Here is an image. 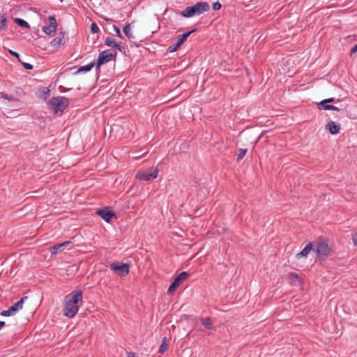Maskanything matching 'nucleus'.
<instances>
[{
	"label": "nucleus",
	"mask_w": 357,
	"mask_h": 357,
	"mask_svg": "<svg viewBox=\"0 0 357 357\" xmlns=\"http://www.w3.org/2000/svg\"><path fill=\"white\" fill-rule=\"evenodd\" d=\"M22 63V65L24 66V68L26 70H32L33 69V65L30 64V63H25V62H22L21 61L20 62Z\"/></svg>",
	"instance_id": "nucleus-31"
},
{
	"label": "nucleus",
	"mask_w": 357,
	"mask_h": 357,
	"mask_svg": "<svg viewBox=\"0 0 357 357\" xmlns=\"http://www.w3.org/2000/svg\"><path fill=\"white\" fill-rule=\"evenodd\" d=\"M95 66H96V63L95 62H91V63H90L88 65L81 66L76 71L75 74H77V73H82V72H89Z\"/></svg>",
	"instance_id": "nucleus-19"
},
{
	"label": "nucleus",
	"mask_w": 357,
	"mask_h": 357,
	"mask_svg": "<svg viewBox=\"0 0 357 357\" xmlns=\"http://www.w3.org/2000/svg\"><path fill=\"white\" fill-rule=\"evenodd\" d=\"M353 241L355 245H357V234L353 236Z\"/></svg>",
	"instance_id": "nucleus-37"
},
{
	"label": "nucleus",
	"mask_w": 357,
	"mask_h": 357,
	"mask_svg": "<svg viewBox=\"0 0 357 357\" xmlns=\"http://www.w3.org/2000/svg\"><path fill=\"white\" fill-rule=\"evenodd\" d=\"M357 52V44L355 45L350 50L349 52V56L352 57L354 54H355Z\"/></svg>",
	"instance_id": "nucleus-35"
},
{
	"label": "nucleus",
	"mask_w": 357,
	"mask_h": 357,
	"mask_svg": "<svg viewBox=\"0 0 357 357\" xmlns=\"http://www.w3.org/2000/svg\"><path fill=\"white\" fill-rule=\"evenodd\" d=\"M48 105L55 114L59 111L63 112L68 106L69 100L63 96L53 97L49 100Z\"/></svg>",
	"instance_id": "nucleus-3"
},
{
	"label": "nucleus",
	"mask_w": 357,
	"mask_h": 357,
	"mask_svg": "<svg viewBox=\"0 0 357 357\" xmlns=\"http://www.w3.org/2000/svg\"><path fill=\"white\" fill-rule=\"evenodd\" d=\"M128 357H135V354L133 352H129L128 354Z\"/></svg>",
	"instance_id": "nucleus-39"
},
{
	"label": "nucleus",
	"mask_w": 357,
	"mask_h": 357,
	"mask_svg": "<svg viewBox=\"0 0 357 357\" xmlns=\"http://www.w3.org/2000/svg\"><path fill=\"white\" fill-rule=\"evenodd\" d=\"M14 21L20 26L28 28V29L30 28V26L28 24V22H26L25 20H24L21 18H15Z\"/></svg>",
	"instance_id": "nucleus-24"
},
{
	"label": "nucleus",
	"mask_w": 357,
	"mask_h": 357,
	"mask_svg": "<svg viewBox=\"0 0 357 357\" xmlns=\"http://www.w3.org/2000/svg\"><path fill=\"white\" fill-rule=\"evenodd\" d=\"M247 153V149H240L238 150V153L237 154V161H239L243 158L245 153Z\"/></svg>",
	"instance_id": "nucleus-25"
},
{
	"label": "nucleus",
	"mask_w": 357,
	"mask_h": 357,
	"mask_svg": "<svg viewBox=\"0 0 357 357\" xmlns=\"http://www.w3.org/2000/svg\"><path fill=\"white\" fill-rule=\"evenodd\" d=\"M188 276V273L187 272L183 271L181 272L171 283L170 286L167 289V294L169 295H172L176 289L181 285L182 281L185 280Z\"/></svg>",
	"instance_id": "nucleus-8"
},
{
	"label": "nucleus",
	"mask_w": 357,
	"mask_h": 357,
	"mask_svg": "<svg viewBox=\"0 0 357 357\" xmlns=\"http://www.w3.org/2000/svg\"><path fill=\"white\" fill-rule=\"evenodd\" d=\"M61 248V245H60L59 244L58 245H55L54 247L52 248V254H56L58 250H60V249Z\"/></svg>",
	"instance_id": "nucleus-32"
},
{
	"label": "nucleus",
	"mask_w": 357,
	"mask_h": 357,
	"mask_svg": "<svg viewBox=\"0 0 357 357\" xmlns=\"http://www.w3.org/2000/svg\"><path fill=\"white\" fill-rule=\"evenodd\" d=\"M158 172L159 169L158 167H151L139 172L136 175V178L140 181H152L158 176Z\"/></svg>",
	"instance_id": "nucleus-4"
},
{
	"label": "nucleus",
	"mask_w": 357,
	"mask_h": 357,
	"mask_svg": "<svg viewBox=\"0 0 357 357\" xmlns=\"http://www.w3.org/2000/svg\"><path fill=\"white\" fill-rule=\"evenodd\" d=\"M1 314L4 317H9V316L13 315L10 309H8L7 310H3L1 312Z\"/></svg>",
	"instance_id": "nucleus-34"
},
{
	"label": "nucleus",
	"mask_w": 357,
	"mask_h": 357,
	"mask_svg": "<svg viewBox=\"0 0 357 357\" xmlns=\"http://www.w3.org/2000/svg\"><path fill=\"white\" fill-rule=\"evenodd\" d=\"M50 91L47 89V88H45L44 90H43V96H44V99H47L49 96H50Z\"/></svg>",
	"instance_id": "nucleus-36"
},
{
	"label": "nucleus",
	"mask_w": 357,
	"mask_h": 357,
	"mask_svg": "<svg viewBox=\"0 0 357 357\" xmlns=\"http://www.w3.org/2000/svg\"><path fill=\"white\" fill-rule=\"evenodd\" d=\"M113 29H114V31H115L116 35L118 37H119V38H122V35H121V33L120 29H119V28L117 26L114 25V26H113Z\"/></svg>",
	"instance_id": "nucleus-33"
},
{
	"label": "nucleus",
	"mask_w": 357,
	"mask_h": 357,
	"mask_svg": "<svg viewBox=\"0 0 357 357\" xmlns=\"http://www.w3.org/2000/svg\"><path fill=\"white\" fill-rule=\"evenodd\" d=\"M313 246L312 243H307L300 252L296 255V258L298 259L302 257H307L310 252L313 249Z\"/></svg>",
	"instance_id": "nucleus-14"
},
{
	"label": "nucleus",
	"mask_w": 357,
	"mask_h": 357,
	"mask_svg": "<svg viewBox=\"0 0 357 357\" xmlns=\"http://www.w3.org/2000/svg\"><path fill=\"white\" fill-rule=\"evenodd\" d=\"M110 269L121 277L127 275L129 273L130 265L128 264H121L120 265L112 263L110 265Z\"/></svg>",
	"instance_id": "nucleus-9"
},
{
	"label": "nucleus",
	"mask_w": 357,
	"mask_h": 357,
	"mask_svg": "<svg viewBox=\"0 0 357 357\" xmlns=\"http://www.w3.org/2000/svg\"><path fill=\"white\" fill-rule=\"evenodd\" d=\"M222 5L219 1L214 2L213 3V9L214 10H218L221 8Z\"/></svg>",
	"instance_id": "nucleus-29"
},
{
	"label": "nucleus",
	"mask_w": 357,
	"mask_h": 357,
	"mask_svg": "<svg viewBox=\"0 0 357 357\" xmlns=\"http://www.w3.org/2000/svg\"><path fill=\"white\" fill-rule=\"evenodd\" d=\"M334 101H335V98H328V99L323 100L318 105H324L328 104L329 102H333Z\"/></svg>",
	"instance_id": "nucleus-27"
},
{
	"label": "nucleus",
	"mask_w": 357,
	"mask_h": 357,
	"mask_svg": "<svg viewBox=\"0 0 357 357\" xmlns=\"http://www.w3.org/2000/svg\"><path fill=\"white\" fill-rule=\"evenodd\" d=\"M116 56V52L112 50H107L100 52L97 61L96 62V68L98 69L101 65L114 59Z\"/></svg>",
	"instance_id": "nucleus-6"
},
{
	"label": "nucleus",
	"mask_w": 357,
	"mask_h": 357,
	"mask_svg": "<svg viewBox=\"0 0 357 357\" xmlns=\"http://www.w3.org/2000/svg\"><path fill=\"white\" fill-rule=\"evenodd\" d=\"M199 321L206 329L212 330L213 328V322L210 317H200Z\"/></svg>",
	"instance_id": "nucleus-17"
},
{
	"label": "nucleus",
	"mask_w": 357,
	"mask_h": 357,
	"mask_svg": "<svg viewBox=\"0 0 357 357\" xmlns=\"http://www.w3.org/2000/svg\"><path fill=\"white\" fill-rule=\"evenodd\" d=\"M8 29V20L3 15L0 14V31H6Z\"/></svg>",
	"instance_id": "nucleus-21"
},
{
	"label": "nucleus",
	"mask_w": 357,
	"mask_h": 357,
	"mask_svg": "<svg viewBox=\"0 0 357 357\" xmlns=\"http://www.w3.org/2000/svg\"><path fill=\"white\" fill-rule=\"evenodd\" d=\"M2 98H4V99H6V100H12V101H17V99L14 98L13 96H9L8 94H5V93H3L2 94Z\"/></svg>",
	"instance_id": "nucleus-28"
},
{
	"label": "nucleus",
	"mask_w": 357,
	"mask_h": 357,
	"mask_svg": "<svg viewBox=\"0 0 357 357\" xmlns=\"http://www.w3.org/2000/svg\"><path fill=\"white\" fill-rule=\"evenodd\" d=\"M105 44L107 45V46H109V47H112L116 50H118L120 52H122L123 50L124 49L123 47L121 46L120 44H119L118 43H116L114 39L109 38V37H107L105 40Z\"/></svg>",
	"instance_id": "nucleus-16"
},
{
	"label": "nucleus",
	"mask_w": 357,
	"mask_h": 357,
	"mask_svg": "<svg viewBox=\"0 0 357 357\" xmlns=\"http://www.w3.org/2000/svg\"><path fill=\"white\" fill-rule=\"evenodd\" d=\"M50 24L43 27V31L48 36L54 33L56 31L57 22L54 16H49Z\"/></svg>",
	"instance_id": "nucleus-10"
},
{
	"label": "nucleus",
	"mask_w": 357,
	"mask_h": 357,
	"mask_svg": "<svg viewBox=\"0 0 357 357\" xmlns=\"http://www.w3.org/2000/svg\"><path fill=\"white\" fill-rule=\"evenodd\" d=\"M5 324H6L4 321H0V329L3 328L5 326Z\"/></svg>",
	"instance_id": "nucleus-40"
},
{
	"label": "nucleus",
	"mask_w": 357,
	"mask_h": 357,
	"mask_svg": "<svg viewBox=\"0 0 357 357\" xmlns=\"http://www.w3.org/2000/svg\"><path fill=\"white\" fill-rule=\"evenodd\" d=\"M66 41V39L65 38V33L63 32H61L57 37L51 41V45L54 47L61 46V45H64Z\"/></svg>",
	"instance_id": "nucleus-15"
},
{
	"label": "nucleus",
	"mask_w": 357,
	"mask_h": 357,
	"mask_svg": "<svg viewBox=\"0 0 357 357\" xmlns=\"http://www.w3.org/2000/svg\"><path fill=\"white\" fill-rule=\"evenodd\" d=\"M69 243H70L69 241H66V242H63V243H61L59 245H61V248H62L63 246H66V245H68Z\"/></svg>",
	"instance_id": "nucleus-38"
},
{
	"label": "nucleus",
	"mask_w": 357,
	"mask_h": 357,
	"mask_svg": "<svg viewBox=\"0 0 357 357\" xmlns=\"http://www.w3.org/2000/svg\"><path fill=\"white\" fill-rule=\"evenodd\" d=\"M8 52L10 53V54H11L12 56H13L15 58H17L20 62H21V60L20 59V54L17 52H15L13 50H9Z\"/></svg>",
	"instance_id": "nucleus-30"
},
{
	"label": "nucleus",
	"mask_w": 357,
	"mask_h": 357,
	"mask_svg": "<svg viewBox=\"0 0 357 357\" xmlns=\"http://www.w3.org/2000/svg\"><path fill=\"white\" fill-rule=\"evenodd\" d=\"M314 251L319 258L325 259L331 253V248L324 241L319 239L316 242Z\"/></svg>",
	"instance_id": "nucleus-5"
},
{
	"label": "nucleus",
	"mask_w": 357,
	"mask_h": 357,
	"mask_svg": "<svg viewBox=\"0 0 357 357\" xmlns=\"http://www.w3.org/2000/svg\"><path fill=\"white\" fill-rule=\"evenodd\" d=\"M209 8V4L207 2L199 1L192 6L186 7L181 11V15L184 17L189 18L207 12Z\"/></svg>",
	"instance_id": "nucleus-2"
},
{
	"label": "nucleus",
	"mask_w": 357,
	"mask_h": 357,
	"mask_svg": "<svg viewBox=\"0 0 357 357\" xmlns=\"http://www.w3.org/2000/svg\"><path fill=\"white\" fill-rule=\"evenodd\" d=\"M123 32L129 40H132L135 38V36L131 32L130 24H128L123 28Z\"/></svg>",
	"instance_id": "nucleus-18"
},
{
	"label": "nucleus",
	"mask_w": 357,
	"mask_h": 357,
	"mask_svg": "<svg viewBox=\"0 0 357 357\" xmlns=\"http://www.w3.org/2000/svg\"><path fill=\"white\" fill-rule=\"evenodd\" d=\"M96 213L107 222H109L113 217H116L115 213L108 208L98 210Z\"/></svg>",
	"instance_id": "nucleus-11"
},
{
	"label": "nucleus",
	"mask_w": 357,
	"mask_h": 357,
	"mask_svg": "<svg viewBox=\"0 0 357 357\" xmlns=\"http://www.w3.org/2000/svg\"><path fill=\"white\" fill-rule=\"evenodd\" d=\"M105 21H107V22H112V21H113V20H112V19H111V18H105Z\"/></svg>",
	"instance_id": "nucleus-41"
},
{
	"label": "nucleus",
	"mask_w": 357,
	"mask_h": 357,
	"mask_svg": "<svg viewBox=\"0 0 357 357\" xmlns=\"http://www.w3.org/2000/svg\"><path fill=\"white\" fill-rule=\"evenodd\" d=\"M168 349V343L167 340V337H165L162 340V344L160 346L158 353L159 354H163L165 351H166Z\"/></svg>",
	"instance_id": "nucleus-22"
},
{
	"label": "nucleus",
	"mask_w": 357,
	"mask_h": 357,
	"mask_svg": "<svg viewBox=\"0 0 357 357\" xmlns=\"http://www.w3.org/2000/svg\"><path fill=\"white\" fill-rule=\"evenodd\" d=\"M325 129L328 130L331 135H336L340 132V126L334 121H330L325 125Z\"/></svg>",
	"instance_id": "nucleus-13"
},
{
	"label": "nucleus",
	"mask_w": 357,
	"mask_h": 357,
	"mask_svg": "<svg viewBox=\"0 0 357 357\" xmlns=\"http://www.w3.org/2000/svg\"><path fill=\"white\" fill-rule=\"evenodd\" d=\"M82 303V292L81 291H72L65 298L63 314L68 318L74 317Z\"/></svg>",
	"instance_id": "nucleus-1"
},
{
	"label": "nucleus",
	"mask_w": 357,
	"mask_h": 357,
	"mask_svg": "<svg viewBox=\"0 0 357 357\" xmlns=\"http://www.w3.org/2000/svg\"><path fill=\"white\" fill-rule=\"evenodd\" d=\"M195 31L196 29H192L181 35H178L176 41L169 46L167 49L168 51L169 52H176L187 40L188 38Z\"/></svg>",
	"instance_id": "nucleus-7"
},
{
	"label": "nucleus",
	"mask_w": 357,
	"mask_h": 357,
	"mask_svg": "<svg viewBox=\"0 0 357 357\" xmlns=\"http://www.w3.org/2000/svg\"><path fill=\"white\" fill-rule=\"evenodd\" d=\"M289 280L291 281V284L295 286L300 285V279L298 275L295 273H291L289 275Z\"/></svg>",
	"instance_id": "nucleus-20"
},
{
	"label": "nucleus",
	"mask_w": 357,
	"mask_h": 357,
	"mask_svg": "<svg viewBox=\"0 0 357 357\" xmlns=\"http://www.w3.org/2000/svg\"><path fill=\"white\" fill-rule=\"evenodd\" d=\"M27 299V296H23L9 308L13 315L15 314L20 310L22 309L24 301Z\"/></svg>",
	"instance_id": "nucleus-12"
},
{
	"label": "nucleus",
	"mask_w": 357,
	"mask_h": 357,
	"mask_svg": "<svg viewBox=\"0 0 357 357\" xmlns=\"http://www.w3.org/2000/svg\"><path fill=\"white\" fill-rule=\"evenodd\" d=\"M318 108L319 109H324V110H335V111H340V109L334 105H318Z\"/></svg>",
	"instance_id": "nucleus-23"
},
{
	"label": "nucleus",
	"mask_w": 357,
	"mask_h": 357,
	"mask_svg": "<svg viewBox=\"0 0 357 357\" xmlns=\"http://www.w3.org/2000/svg\"><path fill=\"white\" fill-rule=\"evenodd\" d=\"M90 29L93 33H96L99 31V28H98V25L94 22H93L91 24Z\"/></svg>",
	"instance_id": "nucleus-26"
}]
</instances>
